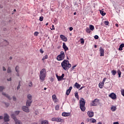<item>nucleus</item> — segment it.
<instances>
[{
	"instance_id": "1",
	"label": "nucleus",
	"mask_w": 124,
	"mask_h": 124,
	"mask_svg": "<svg viewBox=\"0 0 124 124\" xmlns=\"http://www.w3.org/2000/svg\"><path fill=\"white\" fill-rule=\"evenodd\" d=\"M61 66H62L64 70H68V69L71 67V64L69 63L68 60H64L61 63Z\"/></svg>"
},
{
	"instance_id": "2",
	"label": "nucleus",
	"mask_w": 124,
	"mask_h": 124,
	"mask_svg": "<svg viewBox=\"0 0 124 124\" xmlns=\"http://www.w3.org/2000/svg\"><path fill=\"white\" fill-rule=\"evenodd\" d=\"M46 76H47V73L46 72V69H42L40 72V79L41 81H44L45 80V78H46Z\"/></svg>"
},
{
	"instance_id": "3",
	"label": "nucleus",
	"mask_w": 124,
	"mask_h": 124,
	"mask_svg": "<svg viewBox=\"0 0 124 124\" xmlns=\"http://www.w3.org/2000/svg\"><path fill=\"white\" fill-rule=\"evenodd\" d=\"M85 100L84 98H81V100L79 102V104H80V108L81 111L82 112H84L85 110H86V107H85Z\"/></svg>"
},
{
	"instance_id": "4",
	"label": "nucleus",
	"mask_w": 124,
	"mask_h": 124,
	"mask_svg": "<svg viewBox=\"0 0 124 124\" xmlns=\"http://www.w3.org/2000/svg\"><path fill=\"white\" fill-rule=\"evenodd\" d=\"M28 100L26 102V106H31L32 103V95L31 94H28L27 95Z\"/></svg>"
},
{
	"instance_id": "5",
	"label": "nucleus",
	"mask_w": 124,
	"mask_h": 124,
	"mask_svg": "<svg viewBox=\"0 0 124 124\" xmlns=\"http://www.w3.org/2000/svg\"><path fill=\"white\" fill-rule=\"evenodd\" d=\"M65 55L64 54V52L61 51L60 55H59L57 57V60L58 61H62L64 60Z\"/></svg>"
},
{
	"instance_id": "6",
	"label": "nucleus",
	"mask_w": 124,
	"mask_h": 124,
	"mask_svg": "<svg viewBox=\"0 0 124 124\" xmlns=\"http://www.w3.org/2000/svg\"><path fill=\"white\" fill-rule=\"evenodd\" d=\"M11 118L14 119L15 122V124H22V122H21V121L17 119V118H16V116H15V114H14V113H12L11 115Z\"/></svg>"
},
{
	"instance_id": "7",
	"label": "nucleus",
	"mask_w": 124,
	"mask_h": 124,
	"mask_svg": "<svg viewBox=\"0 0 124 124\" xmlns=\"http://www.w3.org/2000/svg\"><path fill=\"white\" fill-rule=\"evenodd\" d=\"M99 103V100L98 99H95L91 103V106H97Z\"/></svg>"
},
{
	"instance_id": "8",
	"label": "nucleus",
	"mask_w": 124,
	"mask_h": 124,
	"mask_svg": "<svg viewBox=\"0 0 124 124\" xmlns=\"http://www.w3.org/2000/svg\"><path fill=\"white\" fill-rule=\"evenodd\" d=\"M29 107H30V106H23L22 109L23 111H24V112H26V113H29L30 109H29Z\"/></svg>"
},
{
	"instance_id": "9",
	"label": "nucleus",
	"mask_w": 124,
	"mask_h": 124,
	"mask_svg": "<svg viewBox=\"0 0 124 124\" xmlns=\"http://www.w3.org/2000/svg\"><path fill=\"white\" fill-rule=\"evenodd\" d=\"M109 97H110L111 99H117V95L114 93H111L108 95Z\"/></svg>"
},
{
	"instance_id": "10",
	"label": "nucleus",
	"mask_w": 124,
	"mask_h": 124,
	"mask_svg": "<svg viewBox=\"0 0 124 124\" xmlns=\"http://www.w3.org/2000/svg\"><path fill=\"white\" fill-rule=\"evenodd\" d=\"M87 114L89 118H93V117L94 116V113H93V111H88Z\"/></svg>"
},
{
	"instance_id": "11",
	"label": "nucleus",
	"mask_w": 124,
	"mask_h": 124,
	"mask_svg": "<svg viewBox=\"0 0 124 124\" xmlns=\"http://www.w3.org/2000/svg\"><path fill=\"white\" fill-rule=\"evenodd\" d=\"M100 57H104V49L102 47H100L99 50Z\"/></svg>"
},
{
	"instance_id": "12",
	"label": "nucleus",
	"mask_w": 124,
	"mask_h": 124,
	"mask_svg": "<svg viewBox=\"0 0 124 124\" xmlns=\"http://www.w3.org/2000/svg\"><path fill=\"white\" fill-rule=\"evenodd\" d=\"M62 117H69L70 116V112H63L62 113Z\"/></svg>"
},
{
	"instance_id": "13",
	"label": "nucleus",
	"mask_w": 124,
	"mask_h": 124,
	"mask_svg": "<svg viewBox=\"0 0 124 124\" xmlns=\"http://www.w3.org/2000/svg\"><path fill=\"white\" fill-rule=\"evenodd\" d=\"M62 47L65 52H66V51H68V47H67V46H66V45H65L64 43H63Z\"/></svg>"
},
{
	"instance_id": "14",
	"label": "nucleus",
	"mask_w": 124,
	"mask_h": 124,
	"mask_svg": "<svg viewBox=\"0 0 124 124\" xmlns=\"http://www.w3.org/2000/svg\"><path fill=\"white\" fill-rule=\"evenodd\" d=\"M71 90H72V87H70L69 89L67 90L66 92V94L67 95H69V94L70 93V92H71Z\"/></svg>"
},
{
	"instance_id": "15",
	"label": "nucleus",
	"mask_w": 124,
	"mask_h": 124,
	"mask_svg": "<svg viewBox=\"0 0 124 124\" xmlns=\"http://www.w3.org/2000/svg\"><path fill=\"white\" fill-rule=\"evenodd\" d=\"M60 37L63 40V41H65V42H66V41H67V38H66V37H65L64 35H61Z\"/></svg>"
},
{
	"instance_id": "16",
	"label": "nucleus",
	"mask_w": 124,
	"mask_h": 124,
	"mask_svg": "<svg viewBox=\"0 0 124 124\" xmlns=\"http://www.w3.org/2000/svg\"><path fill=\"white\" fill-rule=\"evenodd\" d=\"M57 123H63V119L61 118L60 117H57L56 119Z\"/></svg>"
},
{
	"instance_id": "17",
	"label": "nucleus",
	"mask_w": 124,
	"mask_h": 124,
	"mask_svg": "<svg viewBox=\"0 0 124 124\" xmlns=\"http://www.w3.org/2000/svg\"><path fill=\"white\" fill-rule=\"evenodd\" d=\"M41 124H49V121L48 120H42L41 122Z\"/></svg>"
},
{
	"instance_id": "18",
	"label": "nucleus",
	"mask_w": 124,
	"mask_h": 124,
	"mask_svg": "<svg viewBox=\"0 0 124 124\" xmlns=\"http://www.w3.org/2000/svg\"><path fill=\"white\" fill-rule=\"evenodd\" d=\"M2 94L5 96L6 97H7L9 100H11V97H10V96H9L8 94L5 93H2Z\"/></svg>"
},
{
	"instance_id": "19",
	"label": "nucleus",
	"mask_w": 124,
	"mask_h": 124,
	"mask_svg": "<svg viewBox=\"0 0 124 124\" xmlns=\"http://www.w3.org/2000/svg\"><path fill=\"white\" fill-rule=\"evenodd\" d=\"M52 99L55 102H58V99H57V96L54 94L52 95Z\"/></svg>"
},
{
	"instance_id": "20",
	"label": "nucleus",
	"mask_w": 124,
	"mask_h": 124,
	"mask_svg": "<svg viewBox=\"0 0 124 124\" xmlns=\"http://www.w3.org/2000/svg\"><path fill=\"white\" fill-rule=\"evenodd\" d=\"M99 12H100L101 15H102V16H105V15H106V13H104L103 9L100 10Z\"/></svg>"
},
{
	"instance_id": "21",
	"label": "nucleus",
	"mask_w": 124,
	"mask_h": 124,
	"mask_svg": "<svg viewBox=\"0 0 124 124\" xmlns=\"http://www.w3.org/2000/svg\"><path fill=\"white\" fill-rule=\"evenodd\" d=\"M104 86V83H103V82H101L99 83V88H100V89H102Z\"/></svg>"
},
{
	"instance_id": "22",
	"label": "nucleus",
	"mask_w": 124,
	"mask_h": 124,
	"mask_svg": "<svg viewBox=\"0 0 124 124\" xmlns=\"http://www.w3.org/2000/svg\"><path fill=\"white\" fill-rule=\"evenodd\" d=\"M124 47V44H122L120 45L119 50V51H123V48Z\"/></svg>"
},
{
	"instance_id": "23",
	"label": "nucleus",
	"mask_w": 124,
	"mask_h": 124,
	"mask_svg": "<svg viewBox=\"0 0 124 124\" xmlns=\"http://www.w3.org/2000/svg\"><path fill=\"white\" fill-rule=\"evenodd\" d=\"M111 111H112V112H115V110H117V107L112 106V107H111Z\"/></svg>"
},
{
	"instance_id": "24",
	"label": "nucleus",
	"mask_w": 124,
	"mask_h": 124,
	"mask_svg": "<svg viewBox=\"0 0 124 124\" xmlns=\"http://www.w3.org/2000/svg\"><path fill=\"white\" fill-rule=\"evenodd\" d=\"M75 86L76 87L77 89H80V88H81V85L79 84L78 82L75 83Z\"/></svg>"
},
{
	"instance_id": "25",
	"label": "nucleus",
	"mask_w": 124,
	"mask_h": 124,
	"mask_svg": "<svg viewBox=\"0 0 124 124\" xmlns=\"http://www.w3.org/2000/svg\"><path fill=\"white\" fill-rule=\"evenodd\" d=\"M56 78L58 79V81H62V80H63L61 76H59L58 75H56Z\"/></svg>"
},
{
	"instance_id": "26",
	"label": "nucleus",
	"mask_w": 124,
	"mask_h": 124,
	"mask_svg": "<svg viewBox=\"0 0 124 124\" xmlns=\"http://www.w3.org/2000/svg\"><path fill=\"white\" fill-rule=\"evenodd\" d=\"M89 29H90V31H93V30H94V26H93V25H90L89 26Z\"/></svg>"
},
{
	"instance_id": "27",
	"label": "nucleus",
	"mask_w": 124,
	"mask_h": 124,
	"mask_svg": "<svg viewBox=\"0 0 124 124\" xmlns=\"http://www.w3.org/2000/svg\"><path fill=\"white\" fill-rule=\"evenodd\" d=\"M117 73L118 74V77L119 78H121V75H122V72L120 70H118L117 71Z\"/></svg>"
},
{
	"instance_id": "28",
	"label": "nucleus",
	"mask_w": 124,
	"mask_h": 124,
	"mask_svg": "<svg viewBox=\"0 0 124 124\" xmlns=\"http://www.w3.org/2000/svg\"><path fill=\"white\" fill-rule=\"evenodd\" d=\"M86 32L87 33H91V30L90 29V28H89V27H87L86 29Z\"/></svg>"
},
{
	"instance_id": "29",
	"label": "nucleus",
	"mask_w": 124,
	"mask_h": 124,
	"mask_svg": "<svg viewBox=\"0 0 124 124\" xmlns=\"http://www.w3.org/2000/svg\"><path fill=\"white\" fill-rule=\"evenodd\" d=\"M111 72L112 75H113V76L116 75V74H117V71L116 70H112L111 71Z\"/></svg>"
},
{
	"instance_id": "30",
	"label": "nucleus",
	"mask_w": 124,
	"mask_h": 124,
	"mask_svg": "<svg viewBox=\"0 0 124 124\" xmlns=\"http://www.w3.org/2000/svg\"><path fill=\"white\" fill-rule=\"evenodd\" d=\"M47 59H48V55H46L43 57V58L42 59V60L44 61L45 60H47Z\"/></svg>"
},
{
	"instance_id": "31",
	"label": "nucleus",
	"mask_w": 124,
	"mask_h": 124,
	"mask_svg": "<svg viewBox=\"0 0 124 124\" xmlns=\"http://www.w3.org/2000/svg\"><path fill=\"white\" fill-rule=\"evenodd\" d=\"M15 114L16 116L19 115V114H20V111H19V110L16 111L15 112Z\"/></svg>"
},
{
	"instance_id": "32",
	"label": "nucleus",
	"mask_w": 124,
	"mask_h": 124,
	"mask_svg": "<svg viewBox=\"0 0 124 124\" xmlns=\"http://www.w3.org/2000/svg\"><path fill=\"white\" fill-rule=\"evenodd\" d=\"M75 97L78 99H79V95L78 94V93L76 92L75 93Z\"/></svg>"
},
{
	"instance_id": "33",
	"label": "nucleus",
	"mask_w": 124,
	"mask_h": 124,
	"mask_svg": "<svg viewBox=\"0 0 124 124\" xmlns=\"http://www.w3.org/2000/svg\"><path fill=\"white\" fill-rule=\"evenodd\" d=\"M12 71H11V68H10V67H9L7 70V73H11V72H12Z\"/></svg>"
},
{
	"instance_id": "34",
	"label": "nucleus",
	"mask_w": 124,
	"mask_h": 124,
	"mask_svg": "<svg viewBox=\"0 0 124 124\" xmlns=\"http://www.w3.org/2000/svg\"><path fill=\"white\" fill-rule=\"evenodd\" d=\"M52 122H57V118L56 117H53L51 118Z\"/></svg>"
},
{
	"instance_id": "35",
	"label": "nucleus",
	"mask_w": 124,
	"mask_h": 124,
	"mask_svg": "<svg viewBox=\"0 0 124 124\" xmlns=\"http://www.w3.org/2000/svg\"><path fill=\"white\" fill-rule=\"evenodd\" d=\"M16 71L17 73H19V66H16Z\"/></svg>"
},
{
	"instance_id": "36",
	"label": "nucleus",
	"mask_w": 124,
	"mask_h": 124,
	"mask_svg": "<svg viewBox=\"0 0 124 124\" xmlns=\"http://www.w3.org/2000/svg\"><path fill=\"white\" fill-rule=\"evenodd\" d=\"M4 87L3 86H0V92H2L3 90H4Z\"/></svg>"
},
{
	"instance_id": "37",
	"label": "nucleus",
	"mask_w": 124,
	"mask_h": 124,
	"mask_svg": "<svg viewBox=\"0 0 124 124\" xmlns=\"http://www.w3.org/2000/svg\"><path fill=\"white\" fill-rule=\"evenodd\" d=\"M80 42H81V44H84L85 43V41H84L83 38L80 39Z\"/></svg>"
},
{
	"instance_id": "38",
	"label": "nucleus",
	"mask_w": 124,
	"mask_h": 124,
	"mask_svg": "<svg viewBox=\"0 0 124 124\" xmlns=\"http://www.w3.org/2000/svg\"><path fill=\"white\" fill-rule=\"evenodd\" d=\"M38 34H39V32H38V31H35L34 33V36H37V35H38Z\"/></svg>"
},
{
	"instance_id": "39",
	"label": "nucleus",
	"mask_w": 124,
	"mask_h": 124,
	"mask_svg": "<svg viewBox=\"0 0 124 124\" xmlns=\"http://www.w3.org/2000/svg\"><path fill=\"white\" fill-rule=\"evenodd\" d=\"M104 24H105V25H106V26H108V25H109V21H105Z\"/></svg>"
},
{
	"instance_id": "40",
	"label": "nucleus",
	"mask_w": 124,
	"mask_h": 124,
	"mask_svg": "<svg viewBox=\"0 0 124 124\" xmlns=\"http://www.w3.org/2000/svg\"><path fill=\"white\" fill-rule=\"evenodd\" d=\"M59 109H60V106H59V105L56 106L55 107V110H59Z\"/></svg>"
},
{
	"instance_id": "41",
	"label": "nucleus",
	"mask_w": 124,
	"mask_h": 124,
	"mask_svg": "<svg viewBox=\"0 0 124 124\" xmlns=\"http://www.w3.org/2000/svg\"><path fill=\"white\" fill-rule=\"evenodd\" d=\"M92 123H96V120H95L93 118H92Z\"/></svg>"
},
{
	"instance_id": "42",
	"label": "nucleus",
	"mask_w": 124,
	"mask_h": 124,
	"mask_svg": "<svg viewBox=\"0 0 124 124\" xmlns=\"http://www.w3.org/2000/svg\"><path fill=\"white\" fill-rule=\"evenodd\" d=\"M4 43H6L5 45V46H6V45H8V44H9V43H8V42H7V41L6 40H5L4 41Z\"/></svg>"
},
{
	"instance_id": "43",
	"label": "nucleus",
	"mask_w": 124,
	"mask_h": 124,
	"mask_svg": "<svg viewBox=\"0 0 124 124\" xmlns=\"http://www.w3.org/2000/svg\"><path fill=\"white\" fill-rule=\"evenodd\" d=\"M39 20L40 22H42V21H43V16H40L39 18Z\"/></svg>"
},
{
	"instance_id": "44",
	"label": "nucleus",
	"mask_w": 124,
	"mask_h": 124,
	"mask_svg": "<svg viewBox=\"0 0 124 124\" xmlns=\"http://www.w3.org/2000/svg\"><path fill=\"white\" fill-rule=\"evenodd\" d=\"M40 52L41 53V54H43L44 53V51H43V49L42 48H41L40 49Z\"/></svg>"
},
{
	"instance_id": "45",
	"label": "nucleus",
	"mask_w": 124,
	"mask_h": 124,
	"mask_svg": "<svg viewBox=\"0 0 124 124\" xmlns=\"http://www.w3.org/2000/svg\"><path fill=\"white\" fill-rule=\"evenodd\" d=\"M107 79V78H104L103 80V81L102 82H103L104 84V83H105V81H106Z\"/></svg>"
},
{
	"instance_id": "46",
	"label": "nucleus",
	"mask_w": 124,
	"mask_h": 124,
	"mask_svg": "<svg viewBox=\"0 0 124 124\" xmlns=\"http://www.w3.org/2000/svg\"><path fill=\"white\" fill-rule=\"evenodd\" d=\"M29 87H32V82H30L29 84Z\"/></svg>"
},
{
	"instance_id": "47",
	"label": "nucleus",
	"mask_w": 124,
	"mask_h": 124,
	"mask_svg": "<svg viewBox=\"0 0 124 124\" xmlns=\"http://www.w3.org/2000/svg\"><path fill=\"white\" fill-rule=\"evenodd\" d=\"M61 77V78H62V79L63 80H65V79L63 78V77H64V74H62Z\"/></svg>"
},
{
	"instance_id": "48",
	"label": "nucleus",
	"mask_w": 124,
	"mask_h": 124,
	"mask_svg": "<svg viewBox=\"0 0 124 124\" xmlns=\"http://www.w3.org/2000/svg\"><path fill=\"white\" fill-rule=\"evenodd\" d=\"M5 104L6 105V107H8V106H9V103H5Z\"/></svg>"
},
{
	"instance_id": "49",
	"label": "nucleus",
	"mask_w": 124,
	"mask_h": 124,
	"mask_svg": "<svg viewBox=\"0 0 124 124\" xmlns=\"http://www.w3.org/2000/svg\"><path fill=\"white\" fill-rule=\"evenodd\" d=\"M94 38H95V39H98V35H95L94 36Z\"/></svg>"
},
{
	"instance_id": "50",
	"label": "nucleus",
	"mask_w": 124,
	"mask_h": 124,
	"mask_svg": "<svg viewBox=\"0 0 124 124\" xmlns=\"http://www.w3.org/2000/svg\"><path fill=\"white\" fill-rule=\"evenodd\" d=\"M51 30V31L55 30V26H54V25H52V29Z\"/></svg>"
},
{
	"instance_id": "51",
	"label": "nucleus",
	"mask_w": 124,
	"mask_h": 124,
	"mask_svg": "<svg viewBox=\"0 0 124 124\" xmlns=\"http://www.w3.org/2000/svg\"><path fill=\"white\" fill-rule=\"evenodd\" d=\"M20 87H21V85L20 84V82H19V85L17 87V90H19L20 89Z\"/></svg>"
},
{
	"instance_id": "52",
	"label": "nucleus",
	"mask_w": 124,
	"mask_h": 124,
	"mask_svg": "<svg viewBox=\"0 0 124 124\" xmlns=\"http://www.w3.org/2000/svg\"><path fill=\"white\" fill-rule=\"evenodd\" d=\"M69 31H73V28L72 27H70V28H69Z\"/></svg>"
},
{
	"instance_id": "53",
	"label": "nucleus",
	"mask_w": 124,
	"mask_h": 124,
	"mask_svg": "<svg viewBox=\"0 0 124 124\" xmlns=\"http://www.w3.org/2000/svg\"><path fill=\"white\" fill-rule=\"evenodd\" d=\"M13 99L14 101H16V97L14 96Z\"/></svg>"
},
{
	"instance_id": "54",
	"label": "nucleus",
	"mask_w": 124,
	"mask_h": 124,
	"mask_svg": "<svg viewBox=\"0 0 124 124\" xmlns=\"http://www.w3.org/2000/svg\"><path fill=\"white\" fill-rule=\"evenodd\" d=\"M3 71H6V68H5L4 67H3Z\"/></svg>"
},
{
	"instance_id": "55",
	"label": "nucleus",
	"mask_w": 124,
	"mask_h": 124,
	"mask_svg": "<svg viewBox=\"0 0 124 124\" xmlns=\"http://www.w3.org/2000/svg\"><path fill=\"white\" fill-rule=\"evenodd\" d=\"M3 119V116L0 115V120H2Z\"/></svg>"
},
{
	"instance_id": "56",
	"label": "nucleus",
	"mask_w": 124,
	"mask_h": 124,
	"mask_svg": "<svg viewBox=\"0 0 124 124\" xmlns=\"http://www.w3.org/2000/svg\"><path fill=\"white\" fill-rule=\"evenodd\" d=\"M113 124H119V122H114Z\"/></svg>"
},
{
	"instance_id": "57",
	"label": "nucleus",
	"mask_w": 124,
	"mask_h": 124,
	"mask_svg": "<svg viewBox=\"0 0 124 124\" xmlns=\"http://www.w3.org/2000/svg\"><path fill=\"white\" fill-rule=\"evenodd\" d=\"M11 78H10L9 79H7V81H11Z\"/></svg>"
},
{
	"instance_id": "58",
	"label": "nucleus",
	"mask_w": 124,
	"mask_h": 124,
	"mask_svg": "<svg viewBox=\"0 0 124 124\" xmlns=\"http://www.w3.org/2000/svg\"><path fill=\"white\" fill-rule=\"evenodd\" d=\"M82 89H84V86L80 87L79 90H82Z\"/></svg>"
},
{
	"instance_id": "59",
	"label": "nucleus",
	"mask_w": 124,
	"mask_h": 124,
	"mask_svg": "<svg viewBox=\"0 0 124 124\" xmlns=\"http://www.w3.org/2000/svg\"><path fill=\"white\" fill-rule=\"evenodd\" d=\"M76 67V65H75L72 67L73 69H74V68Z\"/></svg>"
},
{
	"instance_id": "60",
	"label": "nucleus",
	"mask_w": 124,
	"mask_h": 124,
	"mask_svg": "<svg viewBox=\"0 0 124 124\" xmlns=\"http://www.w3.org/2000/svg\"><path fill=\"white\" fill-rule=\"evenodd\" d=\"M115 26H116V27H119V25L117 23L115 24Z\"/></svg>"
},
{
	"instance_id": "61",
	"label": "nucleus",
	"mask_w": 124,
	"mask_h": 124,
	"mask_svg": "<svg viewBox=\"0 0 124 124\" xmlns=\"http://www.w3.org/2000/svg\"><path fill=\"white\" fill-rule=\"evenodd\" d=\"M94 48H97V46L94 45Z\"/></svg>"
},
{
	"instance_id": "62",
	"label": "nucleus",
	"mask_w": 124,
	"mask_h": 124,
	"mask_svg": "<svg viewBox=\"0 0 124 124\" xmlns=\"http://www.w3.org/2000/svg\"><path fill=\"white\" fill-rule=\"evenodd\" d=\"M98 124H102V123H101V122H99Z\"/></svg>"
},
{
	"instance_id": "63",
	"label": "nucleus",
	"mask_w": 124,
	"mask_h": 124,
	"mask_svg": "<svg viewBox=\"0 0 124 124\" xmlns=\"http://www.w3.org/2000/svg\"><path fill=\"white\" fill-rule=\"evenodd\" d=\"M10 60H12V57H10Z\"/></svg>"
},
{
	"instance_id": "64",
	"label": "nucleus",
	"mask_w": 124,
	"mask_h": 124,
	"mask_svg": "<svg viewBox=\"0 0 124 124\" xmlns=\"http://www.w3.org/2000/svg\"><path fill=\"white\" fill-rule=\"evenodd\" d=\"M74 15H76V12H75V13H74Z\"/></svg>"
}]
</instances>
